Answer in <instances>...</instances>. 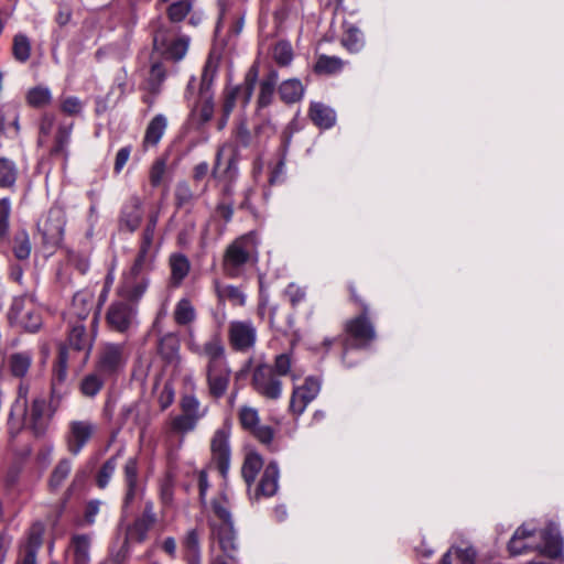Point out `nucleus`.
Masks as SVG:
<instances>
[{
	"label": "nucleus",
	"mask_w": 564,
	"mask_h": 564,
	"mask_svg": "<svg viewBox=\"0 0 564 564\" xmlns=\"http://www.w3.org/2000/svg\"><path fill=\"white\" fill-rule=\"evenodd\" d=\"M539 530L530 528L528 524L519 527L508 543V550L511 555L538 551L540 549Z\"/></svg>",
	"instance_id": "obj_18"
},
{
	"label": "nucleus",
	"mask_w": 564,
	"mask_h": 564,
	"mask_svg": "<svg viewBox=\"0 0 564 564\" xmlns=\"http://www.w3.org/2000/svg\"><path fill=\"white\" fill-rule=\"evenodd\" d=\"M213 76L209 63H207L202 74L198 100L192 109V117L198 126H204L210 121L215 112L214 94L212 91Z\"/></svg>",
	"instance_id": "obj_7"
},
{
	"label": "nucleus",
	"mask_w": 564,
	"mask_h": 564,
	"mask_svg": "<svg viewBox=\"0 0 564 564\" xmlns=\"http://www.w3.org/2000/svg\"><path fill=\"white\" fill-rule=\"evenodd\" d=\"M238 99V88H232V86L227 85L223 90L220 112L225 113L226 116H230L236 107Z\"/></svg>",
	"instance_id": "obj_61"
},
{
	"label": "nucleus",
	"mask_w": 564,
	"mask_h": 564,
	"mask_svg": "<svg viewBox=\"0 0 564 564\" xmlns=\"http://www.w3.org/2000/svg\"><path fill=\"white\" fill-rule=\"evenodd\" d=\"M191 11L188 1H176L167 8V17L171 22H181Z\"/></svg>",
	"instance_id": "obj_63"
},
{
	"label": "nucleus",
	"mask_w": 564,
	"mask_h": 564,
	"mask_svg": "<svg viewBox=\"0 0 564 564\" xmlns=\"http://www.w3.org/2000/svg\"><path fill=\"white\" fill-rule=\"evenodd\" d=\"M166 78V69L160 62H153L148 77V89L156 95L160 93L161 85Z\"/></svg>",
	"instance_id": "obj_47"
},
{
	"label": "nucleus",
	"mask_w": 564,
	"mask_h": 564,
	"mask_svg": "<svg viewBox=\"0 0 564 564\" xmlns=\"http://www.w3.org/2000/svg\"><path fill=\"white\" fill-rule=\"evenodd\" d=\"M258 259L257 241L253 234H247L235 239L226 248L221 267L226 275L239 276L248 263Z\"/></svg>",
	"instance_id": "obj_2"
},
{
	"label": "nucleus",
	"mask_w": 564,
	"mask_h": 564,
	"mask_svg": "<svg viewBox=\"0 0 564 564\" xmlns=\"http://www.w3.org/2000/svg\"><path fill=\"white\" fill-rule=\"evenodd\" d=\"M238 419L243 430L251 433L262 444H270L274 431L269 425L260 424L259 412L256 408L243 405L238 412Z\"/></svg>",
	"instance_id": "obj_13"
},
{
	"label": "nucleus",
	"mask_w": 564,
	"mask_h": 564,
	"mask_svg": "<svg viewBox=\"0 0 564 564\" xmlns=\"http://www.w3.org/2000/svg\"><path fill=\"white\" fill-rule=\"evenodd\" d=\"M42 324L41 315L36 311L34 304L29 306V311L25 312L23 318L17 324L28 332H36Z\"/></svg>",
	"instance_id": "obj_59"
},
{
	"label": "nucleus",
	"mask_w": 564,
	"mask_h": 564,
	"mask_svg": "<svg viewBox=\"0 0 564 564\" xmlns=\"http://www.w3.org/2000/svg\"><path fill=\"white\" fill-rule=\"evenodd\" d=\"M26 101L33 108H43L52 102V94L47 87L36 86L26 94Z\"/></svg>",
	"instance_id": "obj_46"
},
{
	"label": "nucleus",
	"mask_w": 564,
	"mask_h": 564,
	"mask_svg": "<svg viewBox=\"0 0 564 564\" xmlns=\"http://www.w3.org/2000/svg\"><path fill=\"white\" fill-rule=\"evenodd\" d=\"M200 535L202 532L194 528L188 530L181 541L187 564H200Z\"/></svg>",
	"instance_id": "obj_26"
},
{
	"label": "nucleus",
	"mask_w": 564,
	"mask_h": 564,
	"mask_svg": "<svg viewBox=\"0 0 564 564\" xmlns=\"http://www.w3.org/2000/svg\"><path fill=\"white\" fill-rule=\"evenodd\" d=\"M305 88L297 78L283 80L278 89L279 96L285 104H295L300 101L304 95Z\"/></svg>",
	"instance_id": "obj_29"
},
{
	"label": "nucleus",
	"mask_w": 564,
	"mask_h": 564,
	"mask_svg": "<svg viewBox=\"0 0 564 564\" xmlns=\"http://www.w3.org/2000/svg\"><path fill=\"white\" fill-rule=\"evenodd\" d=\"M173 319L176 325L189 327L196 319V310L187 297L181 299L174 307Z\"/></svg>",
	"instance_id": "obj_31"
},
{
	"label": "nucleus",
	"mask_w": 564,
	"mask_h": 564,
	"mask_svg": "<svg viewBox=\"0 0 564 564\" xmlns=\"http://www.w3.org/2000/svg\"><path fill=\"white\" fill-rule=\"evenodd\" d=\"M158 221H159V210L151 212L148 216V221H147L145 228L143 229L142 235H141L140 248H144V249H149V250L151 249Z\"/></svg>",
	"instance_id": "obj_52"
},
{
	"label": "nucleus",
	"mask_w": 564,
	"mask_h": 564,
	"mask_svg": "<svg viewBox=\"0 0 564 564\" xmlns=\"http://www.w3.org/2000/svg\"><path fill=\"white\" fill-rule=\"evenodd\" d=\"M349 291L351 299L361 305L362 312L360 315L346 322L345 330L347 335L355 340L356 347L365 348L376 339V330L367 316L368 305L357 295L354 285H349Z\"/></svg>",
	"instance_id": "obj_3"
},
{
	"label": "nucleus",
	"mask_w": 564,
	"mask_h": 564,
	"mask_svg": "<svg viewBox=\"0 0 564 564\" xmlns=\"http://www.w3.org/2000/svg\"><path fill=\"white\" fill-rule=\"evenodd\" d=\"M127 362L126 347L123 344L106 343L102 344L97 352L95 369L111 378L118 375Z\"/></svg>",
	"instance_id": "obj_6"
},
{
	"label": "nucleus",
	"mask_w": 564,
	"mask_h": 564,
	"mask_svg": "<svg viewBox=\"0 0 564 564\" xmlns=\"http://www.w3.org/2000/svg\"><path fill=\"white\" fill-rule=\"evenodd\" d=\"M228 340L236 351L245 352L257 343V328L250 321H234L228 327Z\"/></svg>",
	"instance_id": "obj_11"
},
{
	"label": "nucleus",
	"mask_w": 564,
	"mask_h": 564,
	"mask_svg": "<svg viewBox=\"0 0 564 564\" xmlns=\"http://www.w3.org/2000/svg\"><path fill=\"white\" fill-rule=\"evenodd\" d=\"M9 369L15 378H23L32 365V355L26 351L14 352L8 359Z\"/></svg>",
	"instance_id": "obj_38"
},
{
	"label": "nucleus",
	"mask_w": 564,
	"mask_h": 564,
	"mask_svg": "<svg viewBox=\"0 0 564 564\" xmlns=\"http://www.w3.org/2000/svg\"><path fill=\"white\" fill-rule=\"evenodd\" d=\"M321 390V382L314 377H307L303 384L293 389L289 409L292 414L301 415L306 406L317 397Z\"/></svg>",
	"instance_id": "obj_17"
},
{
	"label": "nucleus",
	"mask_w": 564,
	"mask_h": 564,
	"mask_svg": "<svg viewBox=\"0 0 564 564\" xmlns=\"http://www.w3.org/2000/svg\"><path fill=\"white\" fill-rule=\"evenodd\" d=\"M180 339L175 333H166L161 336L156 344L158 355L166 365L178 366L181 361Z\"/></svg>",
	"instance_id": "obj_21"
},
{
	"label": "nucleus",
	"mask_w": 564,
	"mask_h": 564,
	"mask_svg": "<svg viewBox=\"0 0 564 564\" xmlns=\"http://www.w3.org/2000/svg\"><path fill=\"white\" fill-rule=\"evenodd\" d=\"M230 433L226 427L215 431L210 440L212 460L216 464L221 476H226L230 466Z\"/></svg>",
	"instance_id": "obj_14"
},
{
	"label": "nucleus",
	"mask_w": 564,
	"mask_h": 564,
	"mask_svg": "<svg viewBox=\"0 0 564 564\" xmlns=\"http://www.w3.org/2000/svg\"><path fill=\"white\" fill-rule=\"evenodd\" d=\"M166 165H167V158L166 156H160L156 158L149 170V180L150 184L153 187H158L161 185L163 177L166 172Z\"/></svg>",
	"instance_id": "obj_57"
},
{
	"label": "nucleus",
	"mask_w": 564,
	"mask_h": 564,
	"mask_svg": "<svg viewBox=\"0 0 564 564\" xmlns=\"http://www.w3.org/2000/svg\"><path fill=\"white\" fill-rule=\"evenodd\" d=\"M156 522V516L151 503L144 507L142 514L126 529L123 549L130 543H142L147 540L149 531Z\"/></svg>",
	"instance_id": "obj_15"
},
{
	"label": "nucleus",
	"mask_w": 564,
	"mask_h": 564,
	"mask_svg": "<svg viewBox=\"0 0 564 564\" xmlns=\"http://www.w3.org/2000/svg\"><path fill=\"white\" fill-rule=\"evenodd\" d=\"M197 425L198 422L181 412L180 414L170 419L169 432L183 437L187 433L193 432Z\"/></svg>",
	"instance_id": "obj_43"
},
{
	"label": "nucleus",
	"mask_w": 564,
	"mask_h": 564,
	"mask_svg": "<svg viewBox=\"0 0 564 564\" xmlns=\"http://www.w3.org/2000/svg\"><path fill=\"white\" fill-rule=\"evenodd\" d=\"M278 80L279 73L275 69H271L260 82L259 94L257 98L258 109L267 108L272 104Z\"/></svg>",
	"instance_id": "obj_27"
},
{
	"label": "nucleus",
	"mask_w": 564,
	"mask_h": 564,
	"mask_svg": "<svg viewBox=\"0 0 564 564\" xmlns=\"http://www.w3.org/2000/svg\"><path fill=\"white\" fill-rule=\"evenodd\" d=\"M219 297L229 300L234 305L242 306L246 302V296L242 291L232 285H228L221 290H218Z\"/></svg>",
	"instance_id": "obj_64"
},
{
	"label": "nucleus",
	"mask_w": 564,
	"mask_h": 564,
	"mask_svg": "<svg viewBox=\"0 0 564 564\" xmlns=\"http://www.w3.org/2000/svg\"><path fill=\"white\" fill-rule=\"evenodd\" d=\"M188 335L192 338V330ZM187 346L192 352L206 358L204 372L208 397L214 400L221 399L228 391L232 371L220 336L213 335L202 347L189 339Z\"/></svg>",
	"instance_id": "obj_1"
},
{
	"label": "nucleus",
	"mask_w": 564,
	"mask_h": 564,
	"mask_svg": "<svg viewBox=\"0 0 564 564\" xmlns=\"http://www.w3.org/2000/svg\"><path fill=\"white\" fill-rule=\"evenodd\" d=\"M169 267L171 270L169 286L172 289L180 288L191 271L188 258L181 252L172 253L169 258Z\"/></svg>",
	"instance_id": "obj_25"
},
{
	"label": "nucleus",
	"mask_w": 564,
	"mask_h": 564,
	"mask_svg": "<svg viewBox=\"0 0 564 564\" xmlns=\"http://www.w3.org/2000/svg\"><path fill=\"white\" fill-rule=\"evenodd\" d=\"M166 126V118L163 115H156L147 127L143 144L156 145L164 134Z\"/></svg>",
	"instance_id": "obj_36"
},
{
	"label": "nucleus",
	"mask_w": 564,
	"mask_h": 564,
	"mask_svg": "<svg viewBox=\"0 0 564 564\" xmlns=\"http://www.w3.org/2000/svg\"><path fill=\"white\" fill-rule=\"evenodd\" d=\"M234 145L236 149L238 148H249L252 144L253 137L248 128L247 121L241 120L237 123L236 128L232 131Z\"/></svg>",
	"instance_id": "obj_49"
},
{
	"label": "nucleus",
	"mask_w": 564,
	"mask_h": 564,
	"mask_svg": "<svg viewBox=\"0 0 564 564\" xmlns=\"http://www.w3.org/2000/svg\"><path fill=\"white\" fill-rule=\"evenodd\" d=\"M217 536L221 550L228 557L234 558L238 550L234 524H220L217 529Z\"/></svg>",
	"instance_id": "obj_34"
},
{
	"label": "nucleus",
	"mask_w": 564,
	"mask_h": 564,
	"mask_svg": "<svg viewBox=\"0 0 564 564\" xmlns=\"http://www.w3.org/2000/svg\"><path fill=\"white\" fill-rule=\"evenodd\" d=\"M94 304V294L88 291H79L73 296L72 305L66 314L67 322H80L89 316Z\"/></svg>",
	"instance_id": "obj_22"
},
{
	"label": "nucleus",
	"mask_w": 564,
	"mask_h": 564,
	"mask_svg": "<svg viewBox=\"0 0 564 564\" xmlns=\"http://www.w3.org/2000/svg\"><path fill=\"white\" fill-rule=\"evenodd\" d=\"M143 219V202L139 196H131L122 206L118 226L119 230L134 232Z\"/></svg>",
	"instance_id": "obj_19"
},
{
	"label": "nucleus",
	"mask_w": 564,
	"mask_h": 564,
	"mask_svg": "<svg viewBox=\"0 0 564 564\" xmlns=\"http://www.w3.org/2000/svg\"><path fill=\"white\" fill-rule=\"evenodd\" d=\"M258 72L256 68H251L241 85L232 86V88H238V97L242 102V106L246 107L253 95L254 86L257 83Z\"/></svg>",
	"instance_id": "obj_44"
},
{
	"label": "nucleus",
	"mask_w": 564,
	"mask_h": 564,
	"mask_svg": "<svg viewBox=\"0 0 564 564\" xmlns=\"http://www.w3.org/2000/svg\"><path fill=\"white\" fill-rule=\"evenodd\" d=\"M13 57L20 62L25 63L31 56V42L24 34H17L13 37L12 45Z\"/></svg>",
	"instance_id": "obj_48"
},
{
	"label": "nucleus",
	"mask_w": 564,
	"mask_h": 564,
	"mask_svg": "<svg viewBox=\"0 0 564 564\" xmlns=\"http://www.w3.org/2000/svg\"><path fill=\"white\" fill-rule=\"evenodd\" d=\"M73 124L59 126L55 135L54 147L51 150L53 155H66V148L70 140Z\"/></svg>",
	"instance_id": "obj_50"
},
{
	"label": "nucleus",
	"mask_w": 564,
	"mask_h": 564,
	"mask_svg": "<svg viewBox=\"0 0 564 564\" xmlns=\"http://www.w3.org/2000/svg\"><path fill=\"white\" fill-rule=\"evenodd\" d=\"M174 198L176 207L182 208L191 205L195 195L187 182H178L175 186Z\"/></svg>",
	"instance_id": "obj_58"
},
{
	"label": "nucleus",
	"mask_w": 564,
	"mask_h": 564,
	"mask_svg": "<svg viewBox=\"0 0 564 564\" xmlns=\"http://www.w3.org/2000/svg\"><path fill=\"white\" fill-rule=\"evenodd\" d=\"M250 383L267 400H278L282 395V381L269 364L261 362L253 368Z\"/></svg>",
	"instance_id": "obj_5"
},
{
	"label": "nucleus",
	"mask_w": 564,
	"mask_h": 564,
	"mask_svg": "<svg viewBox=\"0 0 564 564\" xmlns=\"http://www.w3.org/2000/svg\"><path fill=\"white\" fill-rule=\"evenodd\" d=\"M33 305L31 301L25 297H15L8 312V318L11 325L17 324L23 318L25 312L29 311V306Z\"/></svg>",
	"instance_id": "obj_51"
},
{
	"label": "nucleus",
	"mask_w": 564,
	"mask_h": 564,
	"mask_svg": "<svg viewBox=\"0 0 564 564\" xmlns=\"http://www.w3.org/2000/svg\"><path fill=\"white\" fill-rule=\"evenodd\" d=\"M292 365V354L283 352L274 357V361L271 367L279 377L291 375L293 380H296L299 377L293 375Z\"/></svg>",
	"instance_id": "obj_54"
},
{
	"label": "nucleus",
	"mask_w": 564,
	"mask_h": 564,
	"mask_svg": "<svg viewBox=\"0 0 564 564\" xmlns=\"http://www.w3.org/2000/svg\"><path fill=\"white\" fill-rule=\"evenodd\" d=\"M67 378V366H54L53 369V377H52V388H51V394L52 399L55 398L61 399L62 397V390L61 386L64 383V381Z\"/></svg>",
	"instance_id": "obj_62"
},
{
	"label": "nucleus",
	"mask_w": 564,
	"mask_h": 564,
	"mask_svg": "<svg viewBox=\"0 0 564 564\" xmlns=\"http://www.w3.org/2000/svg\"><path fill=\"white\" fill-rule=\"evenodd\" d=\"M149 285V280L142 278L140 281L134 282L131 286L122 289L121 294L127 297L129 302H138L145 293Z\"/></svg>",
	"instance_id": "obj_60"
},
{
	"label": "nucleus",
	"mask_w": 564,
	"mask_h": 564,
	"mask_svg": "<svg viewBox=\"0 0 564 564\" xmlns=\"http://www.w3.org/2000/svg\"><path fill=\"white\" fill-rule=\"evenodd\" d=\"M279 477L280 471L276 463H269L257 486L254 498L258 500L261 497L270 498L274 496L279 489Z\"/></svg>",
	"instance_id": "obj_23"
},
{
	"label": "nucleus",
	"mask_w": 564,
	"mask_h": 564,
	"mask_svg": "<svg viewBox=\"0 0 564 564\" xmlns=\"http://www.w3.org/2000/svg\"><path fill=\"white\" fill-rule=\"evenodd\" d=\"M263 467L262 457L256 453L250 452L246 455L242 467H241V476L248 487H250L254 480L261 468Z\"/></svg>",
	"instance_id": "obj_35"
},
{
	"label": "nucleus",
	"mask_w": 564,
	"mask_h": 564,
	"mask_svg": "<svg viewBox=\"0 0 564 564\" xmlns=\"http://www.w3.org/2000/svg\"><path fill=\"white\" fill-rule=\"evenodd\" d=\"M340 43L350 53H357L364 47L365 41L361 31L349 24L346 25Z\"/></svg>",
	"instance_id": "obj_42"
},
{
	"label": "nucleus",
	"mask_w": 564,
	"mask_h": 564,
	"mask_svg": "<svg viewBox=\"0 0 564 564\" xmlns=\"http://www.w3.org/2000/svg\"><path fill=\"white\" fill-rule=\"evenodd\" d=\"M72 471V462L68 458L61 459L51 473L48 485L51 489L59 488Z\"/></svg>",
	"instance_id": "obj_45"
},
{
	"label": "nucleus",
	"mask_w": 564,
	"mask_h": 564,
	"mask_svg": "<svg viewBox=\"0 0 564 564\" xmlns=\"http://www.w3.org/2000/svg\"><path fill=\"white\" fill-rule=\"evenodd\" d=\"M65 215L61 208H51L37 221V232L42 238V245L48 249L56 248L64 235Z\"/></svg>",
	"instance_id": "obj_8"
},
{
	"label": "nucleus",
	"mask_w": 564,
	"mask_h": 564,
	"mask_svg": "<svg viewBox=\"0 0 564 564\" xmlns=\"http://www.w3.org/2000/svg\"><path fill=\"white\" fill-rule=\"evenodd\" d=\"M97 323L98 318L95 316L91 321V332H88L84 323L67 322L69 328L67 336L68 346L77 351H85L86 358L89 356L95 341Z\"/></svg>",
	"instance_id": "obj_12"
},
{
	"label": "nucleus",
	"mask_w": 564,
	"mask_h": 564,
	"mask_svg": "<svg viewBox=\"0 0 564 564\" xmlns=\"http://www.w3.org/2000/svg\"><path fill=\"white\" fill-rule=\"evenodd\" d=\"M181 412L196 422H199L208 411L207 406H202L200 401L195 394H183L180 400Z\"/></svg>",
	"instance_id": "obj_33"
},
{
	"label": "nucleus",
	"mask_w": 564,
	"mask_h": 564,
	"mask_svg": "<svg viewBox=\"0 0 564 564\" xmlns=\"http://www.w3.org/2000/svg\"><path fill=\"white\" fill-rule=\"evenodd\" d=\"M32 246L30 237L25 231L15 235L13 240V253L19 260H26L31 254Z\"/></svg>",
	"instance_id": "obj_56"
},
{
	"label": "nucleus",
	"mask_w": 564,
	"mask_h": 564,
	"mask_svg": "<svg viewBox=\"0 0 564 564\" xmlns=\"http://www.w3.org/2000/svg\"><path fill=\"white\" fill-rule=\"evenodd\" d=\"M74 564H89L90 538L87 534H75L72 538Z\"/></svg>",
	"instance_id": "obj_37"
},
{
	"label": "nucleus",
	"mask_w": 564,
	"mask_h": 564,
	"mask_svg": "<svg viewBox=\"0 0 564 564\" xmlns=\"http://www.w3.org/2000/svg\"><path fill=\"white\" fill-rule=\"evenodd\" d=\"M308 115L311 120L319 128H330L336 120L334 110L321 102H313Z\"/></svg>",
	"instance_id": "obj_32"
},
{
	"label": "nucleus",
	"mask_w": 564,
	"mask_h": 564,
	"mask_svg": "<svg viewBox=\"0 0 564 564\" xmlns=\"http://www.w3.org/2000/svg\"><path fill=\"white\" fill-rule=\"evenodd\" d=\"M96 432V425L89 420H75L68 425L66 435V445L68 452L76 456L93 437Z\"/></svg>",
	"instance_id": "obj_16"
},
{
	"label": "nucleus",
	"mask_w": 564,
	"mask_h": 564,
	"mask_svg": "<svg viewBox=\"0 0 564 564\" xmlns=\"http://www.w3.org/2000/svg\"><path fill=\"white\" fill-rule=\"evenodd\" d=\"M108 378L101 376L96 369L86 375L80 381V392L87 398H94L102 389Z\"/></svg>",
	"instance_id": "obj_40"
},
{
	"label": "nucleus",
	"mask_w": 564,
	"mask_h": 564,
	"mask_svg": "<svg viewBox=\"0 0 564 564\" xmlns=\"http://www.w3.org/2000/svg\"><path fill=\"white\" fill-rule=\"evenodd\" d=\"M344 66L345 62L341 58L322 54L317 57L314 72L319 75H334L341 72Z\"/></svg>",
	"instance_id": "obj_41"
},
{
	"label": "nucleus",
	"mask_w": 564,
	"mask_h": 564,
	"mask_svg": "<svg viewBox=\"0 0 564 564\" xmlns=\"http://www.w3.org/2000/svg\"><path fill=\"white\" fill-rule=\"evenodd\" d=\"M172 30L160 25L153 36V50L167 59L180 62L185 57L189 46L187 35L172 36Z\"/></svg>",
	"instance_id": "obj_4"
},
{
	"label": "nucleus",
	"mask_w": 564,
	"mask_h": 564,
	"mask_svg": "<svg viewBox=\"0 0 564 564\" xmlns=\"http://www.w3.org/2000/svg\"><path fill=\"white\" fill-rule=\"evenodd\" d=\"M138 459L135 457H130L123 467L124 482L127 486L124 505L127 506L133 501L138 491Z\"/></svg>",
	"instance_id": "obj_28"
},
{
	"label": "nucleus",
	"mask_w": 564,
	"mask_h": 564,
	"mask_svg": "<svg viewBox=\"0 0 564 564\" xmlns=\"http://www.w3.org/2000/svg\"><path fill=\"white\" fill-rule=\"evenodd\" d=\"M19 170L12 160L1 156L0 158V187L13 189L18 180Z\"/></svg>",
	"instance_id": "obj_39"
},
{
	"label": "nucleus",
	"mask_w": 564,
	"mask_h": 564,
	"mask_svg": "<svg viewBox=\"0 0 564 564\" xmlns=\"http://www.w3.org/2000/svg\"><path fill=\"white\" fill-rule=\"evenodd\" d=\"M26 420L29 429L36 437L45 435L51 421V414L46 413L45 399L36 398L32 401Z\"/></svg>",
	"instance_id": "obj_20"
},
{
	"label": "nucleus",
	"mask_w": 564,
	"mask_h": 564,
	"mask_svg": "<svg viewBox=\"0 0 564 564\" xmlns=\"http://www.w3.org/2000/svg\"><path fill=\"white\" fill-rule=\"evenodd\" d=\"M540 549L539 552L549 556L557 557L563 550V540L560 532L554 527H546L539 530Z\"/></svg>",
	"instance_id": "obj_24"
},
{
	"label": "nucleus",
	"mask_w": 564,
	"mask_h": 564,
	"mask_svg": "<svg viewBox=\"0 0 564 564\" xmlns=\"http://www.w3.org/2000/svg\"><path fill=\"white\" fill-rule=\"evenodd\" d=\"M272 56L279 66H289L293 61V50L291 44L285 41L278 42L273 48Z\"/></svg>",
	"instance_id": "obj_55"
},
{
	"label": "nucleus",
	"mask_w": 564,
	"mask_h": 564,
	"mask_svg": "<svg viewBox=\"0 0 564 564\" xmlns=\"http://www.w3.org/2000/svg\"><path fill=\"white\" fill-rule=\"evenodd\" d=\"M137 307L126 301L112 302L106 312L108 327L121 334L127 333L135 322Z\"/></svg>",
	"instance_id": "obj_10"
},
{
	"label": "nucleus",
	"mask_w": 564,
	"mask_h": 564,
	"mask_svg": "<svg viewBox=\"0 0 564 564\" xmlns=\"http://www.w3.org/2000/svg\"><path fill=\"white\" fill-rule=\"evenodd\" d=\"M44 532L45 525L43 522L35 521L32 523L25 538L19 543L15 564H37V554L43 545Z\"/></svg>",
	"instance_id": "obj_9"
},
{
	"label": "nucleus",
	"mask_w": 564,
	"mask_h": 564,
	"mask_svg": "<svg viewBox=\"0 0 564 564\" xmlns=\"http://www.w3.org/2000/svg\"><path fill=\"white\" fill-rule=\"evenodd\" d=\"M476 555L471 546H452L443 555L441 564H475Z\"/></svg>",
	"instance_id": "obj_30"
},
{
	"label": "nucleus",
	"mask_w": 564,
	"mask_h": 564,
	"mask_svg": "<svg viewBox=\"0 0 564 564\" xmlns=\"http://www.w3.org/2000/svg\"><path fill=\"white\" fill-rule=\"evenodd\" d=\"M153 261V256L150 254L149 249L139 248L138 254L134 259V262L130 269V275L132 278H138L144 270L151 268Z\"/></svg>",
	"instance_id": "obj_53"
}]
</instances>
